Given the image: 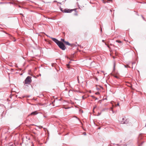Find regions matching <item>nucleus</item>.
I'll return each mask as SVG.
<instances>
[{
	"mask_svg": "<svg viewBox=\"0 0 146 146\" xmlns=\"http://www.w3.org/2000/svg\"><path fill=\"white\" fill-rule=\"evenodd\" d=\"M58 45L60 48L63 50H65L66 48L64 44L60 41L58 44Z\"/></svg>",
	"mask_w": 146,
	"mask_h": 146,
	"instance_id": "nucleus-1",
	"label": "nucleus"
},
{
	"mask_svg": "<svg viewBox=\"0 0 146 146\" xmlns=\"http://www.w3.org/2000/svg\"><path fill=\"white\" fill-rule=\"evenodd\" d=\"M31 81V77L30 76H28L25 81V84H30Z\"/></svg>",
	"mask_w": 146,
	"mask_h": 146,
	"instance_id": "nucleus-2",
	"label": "nucleus"
},
{
	"mask_svg": "<svg viewBox=\"0 0 146 146\" xmlns=\"http://www.w3.org/2000/svg\"><path fill=\"white\" fill-rule=\"evenodd\" d=\"M73 9H65L64 11H62L63 12L70 13L73 11Z\"/></svg>",
	"mask_w": 146,
	"mask_h": 146,
	"instance_id": "nucleus-3",
	"label": "nucleus"
},
{
	"mask_svg": "<svg viewBox=\"0 0 146 146\" xmlns=\"http://www.w3.org/2000/svg\"><path fill=\"white\" fill-rule=\"evenodd\" d=\"M51 38L52 39V40L54 41L55 42L56 44L58 45V44L60 42L57 39H56L55 38H53L51 37Z\"/></svg>",
	"mask_w": 146,
	"mask_h": 146,
	"instance_id": "nucleus-4",
	"label": "nucleus"
},
{
	"mask_svg": "<svg viewBox=\"0 0 146 146\" xmlns=\"http://www.w3.org/2000/svg\"><path fill=\"white\" fill-rule=\"evenodd\" d=\"M38 113L37 111H36L31 113L30 114L28 115V116L30 115H36Z\"/></svg>",
	"mask_w": 146,
	"mask_h": 146,
	"instance_id": "nucleus-5",
	"label": "nucleus"
},
{
	"mask_svg": "<svg viewBox=\"0 0 146 146\" xmlns=\"http://www.w3.org/2000/svg\"><path fill=\"white\" fill-rule=\"evenodd\" d=\"M125 120H126V118H123V121H121V123L122 124L127 123V121H126Z\"/></svg>",
	"mask_w": 146,
	"mask_h": 146,
	"instance_id": "nucleus-6",
	"label": "nucleus"
},
{
	"mask_svg": "<svg viewBox=\"0 0 146 146\" xmlns=\"http://www.w3.org/2000/svg\"><path fill=\"white\" fill-rule=\"evenodd\" d=\"M103 3H109L112 1V0H103Z\"/></svg>",
	"mask_w": 146,
	"mask_h": 146,
	"instance_id": "nucleus-7",
	"label": "nucleus"
},
{
	"mask_svg": "<svg viewBox=\"0 0 146 146\" xmlns=\"http://www.w3.org/2000/svg\"><path fill=\"white\" fill-rule=\"evenodd\" d=\"M64 43L67 45H70V44L68 42L65 41V42Z\"/></svg>",
	"mask_w": 146,
	"mask_h": 146,
	"instance_id": "nucleus-8",
	"label": "nucleus"
},
{
	"mask_svg": "<svg viewBox=\"0 0 146 146\" xmlns=\"http://www.w3.org/2000/svg\"><path fill=\"white\" fill-rule=\"evenodd\" d=\"M116 42H118V43H121V41H120L119 40H116Z\"/></svg>",
	"mask_w": 146,
	"mask_h": 146,
	"instance_id": "nucleus-9",
	"label": "nucleus"
},
{
	"mask_svg": "<svg viewBox=\"0 0 146 146\" xmlns=\"http://www.w3.org/2000/svg\"><path fill=\"white\" fill-rule=\"evenodd\" d=\"M61 40L62 41V42H64V43L65 42V40H64V39H61Z\"/></svg>",
	"mask_w": 146,
	"mask_h": 146,
	"instance_id": "nucleus-10",
	"label": "nucleus"
},
{
	"mask_svg": "<svg viewBox=\"0 0 146 146\" xmlns=\"http://www.w3.org/2000/svg\"><path fill=\"white\" fill-rule=\"evenodd\" d=\"M115 62H114V69H115Z\"/></svg>",
	"mask_w": 146,
	"mask_h": 146,
	"instance_id": "nucleus-11",
	"label": "nucleus"
},
{
	"mask_svg": "<svg viewBox=\"0 0 146 146\" xmlns=\"http://www.w3.org/2000/svg\"><path fill=\"white\" fill-rule=\"evenodd\" d=\"M66 65H67V67L68 68H70L69 65V64H67Z\"/></svg>",
	"mask_w": 146,
	"mask_h": 146,
	"instance_id": "nucleus-12",
	"label": "nucleus"
},
{
	"mask_svg": "<svg viewBox=\"0 0 146 146\" xmlns=\"http://www.w3.org/2000/svg\"><path fill=\"white\" fill-rule=\"evenodd\" d=\"M119 106V103H118L117 104V105H116V106Z\"/></svg>",
	"mask_w": 146,
	"mask_h": 146,
	"instance_id": "nucleus-13",
	"label": "nucleus"
},
{
	"mask_svg": "<svg viewBox=\"0 0 146 146\" xmlns=\"http://www.w3.org/2000/svg\"><path fill=\"white\" fill-rule=\"evenodd\" d=\"M114 76L116 78H118V76Z\"/></svg>",
	"mask_w": 146,
	"mask_h": 146,
	"instance_id": "nucleus-14",
	"label": "nucleus"
},
{
	"mask_svg": "<svg viewBox=\"0 0 146 146\" xmlns=\"http://www.w3.org/2000/svg\"><path fill=\"white\" fill-rule=\"evenodd\" d=\"M96 106H95V107H94L93 108V111L94 110V109L96 108Z\"/></svg>",
	"mask_w": 146,
	"mask_h": 146,
	"instance_id": "nucleus-15",
	"label": "nucleus"
},
{
	"mask_svg": "<svg viewBox=\"0 0 146 146\" xmlns=\"http://www.w3.org/2000/svg\"><path fill=\"white\" fill-rule=\"evenodd\" d=\"M83 134L84 135H86V133L85 132H84L83 133Z\"/></svg>",
	"mask_w": 146,
	"mask_h": 146,
	"instance_id": "nucleus-16",
	"label": "nucleus"
},
{
	"mask_svg": "<svg viewBox=\"0 0 146 146\" xmlns=\"http://www.w3.org/2000/svg\"><path fill=\"white\" fill-rule=\"evenodd\" d=\"M96 94H99V92H96Z\"/></svg>",
	"mask_w": 146,
	"mask_h": 146,
	"instance_id": "nucleus-17",
	"label": "nucleus"
},
{
	"mask_svg": "<svg viewBox=\"0 0 146 146\" xmlns=\"http://www.w3.org/2000/svg\"><path fill=\"white\" fill-rule=\"evenodd\" d=\"M104 40H102V42H104Z\"/></svg>",
	"mask_w": 146,
	"mask_h": 146,
	"instance_id": "nucleus-18",
	"label": "nucleus"
},
{
	"mask_svg": "<svg viewBox=\"0 0 146 146\" xmlns=\"http://www.w3.org/2000/svg\"><path fill=\"white\" fill-rule=\"evenodd\" d=\"M10 146H13V145H10Z\"/></svg>",
	"mask_w": 146,
	"mask_h": 146,
	"instance_id": "nucleus-19",
	"label": "nucleus"
},
{
	"mask_svg": "<svg viewBox=\"0 0 146 146\" xmlns=\"http://www.w3.org/2000/svg\"><path fill=\"white\" fill-rule=\"evenodd\" d=\"M113 58H115L113 56Z\"/></svg>",
	"mask_w": 146,
	"mask_h": 146,
	"instance_id": "nucleus-20",
	"label": "nucleus"
},
{
	"mask_svg": "<svg viewBox=\"0 0 146 146\" xmlns=\"http://www.w3.org/2000/svg\"><path fill=\"white\" fill-rule=\"evenodd\" d=\"M111 109H113V108H111Z\"/></svg>",
	"mask_w": 146,
	"mask_h": 146,
	"instance_id": "nucleus-21",
	"label": "nucleus"
},
{
	"mask_svg": "<svg viewBox=\"0 0 146 146\" xmlns=\"http://www.w3.org/2000/svg\"><path fill=\"white\" fill-rule=\"evenodd\" d=\"M93 97H94V96H92Z\"/></svg>",
	"mask_w": 146,
	"mask_h": 146,
	"instance_id": "nucleus-22",
	"label": "nucleus"
}]
</instances>
